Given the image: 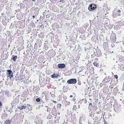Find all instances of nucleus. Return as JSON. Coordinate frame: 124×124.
I'll return each mask as SVG.
<instances>
[{
  "label": "nucleus",
  "mask_w": 124,
  "mask_h": 124,
  "mask_svg": "<svg viewBox=\"0 0 124 124\" xmlns=\"http://www.w3.org/2000/svg\"><path fill=\"white\" fill-rule=\"evenodd\" d=\"M79 106H78V107H79V108H80Z\"/></svg>",
  "instance_id": "c03bdc74"
},
{
  "label": "nucleus",
  "mask_w": 124,
  "mask_h": 124,
  "mask_svg": "<svg viewBox=\"0 0 124 124\" xmlns=\"http://www.w3.org/2000/svg\"><path fill=\"white\" fill-rule=\"evenodd\" d=\"M92 104L91 103H90L89 105V107H88L89 109L90 108H92Z\"/></svg>",
  "instance_id": "6ab92c4d"
},
{
  "label": "nucleus",
  "mask_w": 124,
  "mask_h": 124,
  "mask_svg": "<svg viewBox=\"0 0 124 124\" xmlns=\"http://www.w3.org/2000/svg\"><path fill=\"white\" fill-rule=\"evenodd\" d=\"M65 67V65L64 64H60L58 65V67L59 69H62Z\"/></svg>",
  "instance_id": "39448f33"
},
{
  "label": "nucleus",
  "mask_w": 124,
  "mask_h": 124,
  "mask_svg": "<svg viewBox=\"0 0 124 124\" xmlns=\"http://www.w3.org/2000/svg\"><path fill=\"white\" fill-rule=\"evenodd\" d=\"M66 98H67L66 96H64L63 97V99H64L66 100Z\"/></svg>",
  "instance_id": "5701e85b"
},
{
  "label": "nucleus",
  "mask_w": 124,
  "mask_h": 124,
  "mask_svg": "<svg viewBox=\"0 0 124 124\" xmlns=\"http://www.w3.org/2000/svg\"><path fill=\"white\" fill-rule=\"evenodd\" d=\"M4 13H2L1 14V15H4Z\"/></svg>",
  "instance_id": "c9c22d12"
},
{
  "label": "nucleus",
  "mask_w": 124,
  "mask_h": 124,
  "mask_svg": "<svg viewBox=\"0 0 124 124\" xmlns=\"http://www.w3.org/2000/svg\"><path fill=\"white\" fill-rule=\"evenodd\" d=\"M93 64L94 66L97 67H98L99 66V63L95 62L93 63Z\"/></svg>",
  "instance_id": "4468645a"
},
{
  "label": "nucleus",
  "mask_w": 124,
  "mask_h": 124,
  "mask_svg": "<svg viewBox=\"0 0 124 124\" xmlns=\"http://www.w3.org/2000/svg\"><path fill=\"white\" fill-rule=\"evenodd\" d=\"M121 10H118L115 9L113 13L112 16L113 18L116 17L121 15Z\"/></svg>",
  "instance_id": "f257e3e1"
},
{
  "label": "nucleus",
  "mask_w": 124,
  "mask_h": 124,
  "mask_svg": "<svg viewBox=\"0 0 124 124\" xmlns=\"http://www.w3.org/2000/svg\"><path fill=\"white\" fill-rule=\"evenodd\" d=\"M114 77L116 78L117 79L118 78V76L117 75H115Z\"/></svg>",
  "instance_id": "412c9836"
},
{
  "label": "nucleus",
  "mask_w": 124,
  "mask_h": 124,
  "mask_svg": "<svg viewBox=\"0 0 124 124\" xmlns=\"http://www.w3.org/2000/svg\"><path fill=\"white\" fill-rule=\"evenodd\" d=\"M51 110V109L50 108H48L47 110V111L48 112L50 111Z\"/></svg>",
  "instance_id": "aec40b11"
},
{
  "label": "nucleus",
  "mask_w": 124,
  "mask_h": 124,
  "mask_svg": "<svg viewBox=\"0 0 124 124\" xmlns=\"http://www.w3.org/2000/svg\"><path fill=\"white\" fill-rule=\"evenodd\" d=\"M7 71L8 72L7 73V74L8 75L7 77H9L10 79H11V78L13 77L12 71L10 70H7Z\"/></svg>",
  "instance_id": "20e7f679"
},
{
  "label": "nucleus",
  "mask_w": 124,
  "mask_h": 124,
  "mask_svg": "<svg viewBox=\"0 0 124 124\" xmlns=\"http://www.w3.org/2000/svg\"><path fill=\"white\" fill-rule=\"evenodd\" d=\"M5 124H11L12 122L9 119L6 120L5 121Z\"/></svg>",
  "instance_id": "9d476101"
},
{
  "label": "nucleus",
  "mask_w": 124,
  "mask_h": 124,
  "mask_svg": "<svg viewBox=\"0 0 124 124\" xmlns=\"http://www.w3.org/2000/svg\"><path fill=\"white\" fill-rule=\"evenodd\" d=\"M56 110L55 109H53L52 110V112L54 116H56L57 115L56 113Z\"/></svg>",
  "instance_id": "1a4fd4ad"
},
{
  "label": "nucleus",
  "mask_w": 124,
  "mask_h": 124,
  "mask_svg": "<svg viewBox=\"0 0 124 124\" xmlns=\"http://www.w3.org/2000/svg\"><path fill=\"white\" fill-rule=\"evenodd\" d=\"M35 0H32V1H34Z\"/></svg>",
  "instance_id": "a19ab883"
},
{
  "label": "nucleus",
  "mask_w": 124,
  "mask_h": 124,
  "mask_svg": "<svg viewBox=\"0 0 124 124\" xmlns=\"http://www.w3.org/2000/svg\"><path fill=\"white\" fill-rule=\"evenodd\" d=\"M59 75L56 73L54 74L51 75V77L53 78H56L58 77Z\"/></svg>",
  "instance_id": "0eeeda50"
},
{
  "label": "nucleus",
  "mask_w": 124,
  "mask_h": 124,
  "mask_svg": "<svg viewBox=\"0 0 124 124\" xmlns=\"http://www.w3.org/2000/svg\"><path fill=\"white\" fill-rule=\"evenodd\" d=\"M32 18L33 19L34 18H35V16L34 15L33 16H32Z\"/></svg>",
  "instance_id": "7c9ffc66"
},
{
  "label": "nucleus",
  "mask_w": 124,
  "mask_h": 124,
  "mask_svg": "<svg viewBox=\"0 0 124 124\" xmlns=\"http://www.w3.org/2000/svg\"><path fill=\"white\" fill-rule=\"evenodd\" d=\"M98 59L97 58H96L95 59V60L96 61H98Z\"/></svg>",
  "instance_id": "b1692460"
},
{
  "label": "nucleus",
  "mask_w": 124,
  "mask_h": 124,
  "mask_svg": "<svg viewBox=\"0 0 124 124\" xmlns=\"http://www.w3.org/2000/svg\"><path fill=\"white\" fill-rule=\"evenodd\" d=\"M110 79L109 78L106 77L104 79V83H108L110 81Z\"/></svg>",
  "instance_id": "423d86ee"
},
{
  "label": "nucleus",
  "mask_w": 124,
  "mask_h": 124,
  "mask_svg": "<svg viewBox=\"0 0 124 124\" xmlns=\"http://www.w3.org/2000/svg\"><path fill=\"white\" fill-rule=\"evenodd\" d=\"M119 60L124 63V57L123 56H121L119 58Z\"/></svg>",
  "instance_id": "ddd939ff"
},
{
  "label": "nucleus",
  "mask_w": 124,
  "mask_h": 124,
  "mask_svg": "<svg viewBox=\"0 0 124 124\" xmlns=\"http://www.w3.org/2000/svg\"><path fill=\"white\" fill-rule=\"evenodd\" d=\"M12 57H13L12 58H11V59L13 60L14 62H15L16 61V60L17 58V56L16 55L15 56L14 55H13L12 56Z\"/></svg>",
  "instance_id": "f8f14e48"
},
{
  "label": "nucleus",
  "mask_w": 124,
  "mask_h": 124,
  "mask_svg": "<svg viewBox=\"0 0 124 124\" xmlns=\"http://www.w3.org/2000/svg\"><path fill=\"white\" fill-rule=\"evenodd\" d=\"M95 118L96 119H98V118L97 117H95Z\"/></svg>",
  "instance_id": "2f4dec72"
},
{
  "label": "nucleus",
  "mask_w": 124,
  "mask_h": 124,
  "mask_svg": "<svg viewBox=\"0 0 124 124\" xmlns=\"http://www.w3.org/2000/svg\"><path fill=\"white\" fill-rule=\"evenodd\" d=\"M116 109V107H115H115H114V109Z\"/></svg>",
  "instance_id": "ea45409f"
},
{
  "label": "nucleus",
  "mask_w": 124,
  "mask_h": 124,
  "mask_svg": "<svg viewBox=\"0 0 124 124\" xmlns=\"http://www.w3.org/2000/svg\"><path fill=\"white\" fill-rule=\"evenodd\" d=\"M27 107H29L30 106V105L29 104H27Z\"/></svg>",
  "instance_id": "cd10ccee"
},
{
  "label": "nucleus",
  "mask_w": 124,
  "mask_h": 124,
  "mask_svg": "<svg viewBox=\"0 0 124 124\" xmlns=\"http://www.w3.org/2000/svg\"><path fill=\"white\" fill-rule=\"evenodd\" d=\"M100 112L99 111H98L97 112V114H99L100 113Z\"/></svg>",
  "instance_id": "bb28decb"
},
{
  "label": "nucleus",
  "mask_w": 124,
  "mask_h": 124,
  "mask_svg": "<svg viewBox=\"0 0 124 124\" xmlns=\"http://www.w3.org/2000/svg\"><path fill=\"white\" fill-rule=\"evenodd\" d=\"M40 99L39 98H37L36 99V101L37 102H40Z\"/></svg>",
  "instance_id": "dca6fc26"
},
{
  "label": "nucleus",
  "mask_w": 124,
  "mask_h": 124,
  "mask_svg": "<svg viewBox=\"0 0 124 124\" xmlns=\"http://www.w3.org/2000/svg\"><path fill=\"white\" fill-rule=\"evenodd\" d=\"M76 124L75 123H72V124Z\"/></svg>",
  "instance_id": "58836bf2"
},
{
  "label": "nucleus",
  "mask_w": 124,
  "mask_h": 124,
  "mask_svg": "<svg viewBox=\"0 0 124 124\" xmlns=\"http://www.w3.org/2000/svg\"><path fill=\"white\" fill-rule=\"evenodd\" d=\"M68 105L69 104H70V102H68Z\"/></svg>",
  "instance_id": "473e14b6"
},
{
  "label": "nucleus",
  "mask_w": 124,
  "mask_h": 124,
  "mask_svg": "<svg viewBox=\"0 0 124 124\" xmlns=\"http://www.w3.org/2000/svg\"><path fill=\"white\" fill-rule=\"evenodd\" d=\"M73 97V96H72V95H70V97Z\"/></svg>",
  "instance_id": "72a5a7b5"
},
{
  "label": "nucleus",
  "mask_w": 124,
  "mask_h": 124,
  "mask_svg": "<svg viewBox=\"0 0 124 124\" xmlns=\"http://www.w3.org/2000/svg\"><path fill=\"white\" fill-rule=\"evenodd\" d=\"M123 67V69H124V64H122Z\"/></svg>",
  "instance_id": "a878e982"
},
{
  "label": "nucleus",
  "mask_w": 124,
  "mask_h": 124,
  "mask_svg": "<svg viewBox=\"0 0 124 124\" xmlns=\"http://www.w3.org/2000/svg\"><path fill=\"white\" fill-rule=\"evenodd\" d=\"M110 88H112L114 87V85L113 84L110 85L109 87Z\"/></svg>",
  "instance_id": "a211bd4d"
},
{
  "label": "nucleus",
  "mask_w": 124,
  "mask_h": 124,
  "mask_svg": "<svg viewBox=\"0 0 124 124\" xmlns=\"http://www.w3.org/2000/svg\"><path fill=\"white\" fill-rule=\"evenodd\" d=\"M96 5H94L93 4H90L88 8V9L90 11H93L96 8Z\"/></svg>",
  "instance_id": "f03ea898"
},
{
  "label": "nucleus",
  "mask_w": 124,
  "mask_h": 124,
  "mask_svg": "<svg viewBox=\"0 0 124 124\" xmlns=\"http://www.w3.org/2000/svg\"><path fill=\"white\" fill-rule=\"evenodd\" d=\"M57 106L58 108H60L62 106V105L61 104L58 103L57 104Z\"/></svg>",
  "instance_id": "f3484780"
},
{
  "label": "nucleus",
  "mask_w": 124,
  "mask_h": 124,
  "mask_svg": "<svg viewBox=\"0 0 124 124\" xmlns=\"http://www.w3.org/2000/svg\"><path fill=\"white\" fill-rule=\"evenodd\" d=\"M63 1V0H60V2H62V3L63 2H62Z\"/></svg>",
  "instance_id": "c756f323"
},
{
  "label": "nucleus",
  "mask_w": 124,
  "mask_h": 124,
  "mask_svg": "<svg viewBox=\"0 0 124 124\" xmlns=\"http://www.w3.org/2000/svg\"><path fill=\"white\" fill-rule=\"evenodd\" d=\"M77 82L76 79L74 78L70 79L67 81V83L69 84H75Z\"/></svg>",
  "instance_id": "7ed1b4c3"
},
{
  "label": "nucleus",
  "mask_w": 124,
  "mask_h": 124,
  "mask_svg": "<svg viewBox=\"0 0 124 124\" xmlns=\"http://www.w3.org/2000/svg\"><path fill=\"white\" fill-rule=\"evenodd\" d=\"M119 26H121L124 25V21H119L118 22Z\"/></svg>",
  "instance_id": "6e6552de"
},
{
  "label": "nucleus",
  "mask_w": 124,
  "mask_h": 124,
  "mask_svg": "<svg viewBox=\"0 0 124 124\" xmlns=\"http://www.w3.org/2000/svg\"><path fill=\"white\" fill-rule=\"evenodd\" d=\"M79 124H82L81 123H80V122H79Z\"/></svg>",
  "instance_id": "e433bc0d"
},
{
  "label": "nucleus",
  "mask_w": 124,
  "mask_h": 124,
  "mask_svg": "<svg viewBox=\"0 0 124 124\" xmlns=\"http://www.w3.org/2000/svg\"><path fill=\"white\" fill-rule=\"evenodd\" d=\"M26 107V106H21L18 107V108L20 110H22L23 109H25Z\"/></svg>",
  "instance_id": "9b49d317"
},
{
  "label": "nucleus",
  "mask_w": 124,
  "mask_h": 124,
  "mask_svg": "<svg viewBox=\"0 0 124 124\" xmlns=\"http://www.w3.org/2000/svg\"><path fill=\"white\" fill-rule=\"evenodd\" d=\"M2 106V103L0 101V107Z\"/></svg>",
  "instance_id": "393cba45"
},
{
  "label": "nucleus",
  "mask_w": 124,
  "mask_h": 124,
  "mask_svg": "<svg viewBox=\"0 0 124 124\" xmlns=\"http://www.w3.org/2000/svg\"><path fill=\"white\" fill-rule=\"evenodd\" d=\"M45 107H46V108H47L48 107V106H45Z\"/></svg>",
  "instance_id": "4c0bfd02"
},
{
  "label": "nucleus",
  "mask_w": 124,
  "mask_h": 124,
  "mask_svg": "<svg viewBox=\"0 0 124 124\" xmlns=\"http://www.w3.org/2000/svg\"><path fill=\"white\" fill-rule=\"evenodd\" d=\"M5 116H5L4 115H3V116L2 117V119H4L5 118Z\"/></svg>",
  "instance_id": "4be33fe9"
},
{
  "label": "nucleus",
  "mask_w": 124,
  "mask_h": 124,
  "mask_svg": "<svg viewBox=\"0 0 124 124\" xmlns=\"http://www.w3.org/2000/svg\"><path fill=\"white\" fill-rule=\"evenodd\" d=\"M53 101V102H54V103H57V102H56V101Z\"/></svg>",
  "instance_id": "c85d7f7f"
},
{
  "label": "nucleus",
  "mask_w": 124,
  "mask_h": 124,
  "mask_svg": "<svg viewBox=\"0 0 124 124\" xmlns=\"http://www.w3.org/2000/svg\"><path fill=\"white\" fill-rule=\"evenodd\" d=\"M79 106H78V107H79V108H80Z\"/></svg>",
  "instance_id": "a18cd8bd"
},
{
  "label": "nucleus",
  "mask_w": 124,
  "mask_h": 124,
  "mask_svg": "<svg viewBox=\"0 0 124 124\" xmlns=\"http://www.w3.org/2000/svg\"><path fill=\"white\" fill-rule=\"evenodd\" d=\"M77 109V107L75 105H74L73 106V110H75L76 111Z\"/></svg>",
  "instance_id": "2eb2a0df"
},
{
  "label": "nucleus",
  "mask_w": 124,
  "mask_h": 124,
  "mask_svg": "<svg viewBox=\"0 0 124 124\" xmlns=\"http://www.w3.org/2000/svg\"><path fill=\"white\" fill-rule=\"evenodd\" d=\"M88 124H92L90 122H88Z\"/></svg>",
  "instance_id": "f704fd0d"
},
{
  "label": "nucleus",
  "mask_w": 124,
  "mask_h": 124,
  "mask_svg": "<svg viewBox=\"0 0 124 124\" xmlns=\"http://www.w3.org/2000/svg\"><path fill=\"white\" fill-rule=\"evenodd\" d=\"M78 106H80V105H78Z\"/></svg>",
  "instance_id": "79ce46f5"
},
{
  "label": "nucleus",
  "mask_w": 124,
  "mask_h": 124,
  "mask_svg": "<svg viewBox=\"0 0 124 124\" xmlns=\"http://www.w3.org/2000/svg\"><path fill=\"white\" fill-rule=\"evenodd\" d=\"M26 105V104H24V105Z\"/></svg>",
  "instance_id": "37998d69"
}]
</instances>
